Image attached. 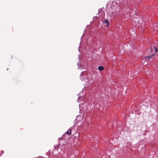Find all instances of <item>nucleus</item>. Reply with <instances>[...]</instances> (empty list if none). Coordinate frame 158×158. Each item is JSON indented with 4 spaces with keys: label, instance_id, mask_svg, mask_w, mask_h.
<instances>
[{
    "label": "nucleus",
    "instance_id": "nucleus-1",
    "mask_svg": "<svg viewBox=\"0 0 158 158\" xmlns=\"http://www.w3.org/2000/svg\"><path fill=\"white\" fill-rule=\"evenodd\" d=\"M72 129L71 128L68 129L67 131L65 133L66 134L68 135H70L71 134Z\"/></svg>",
    "mask_w": 158,
    "mask_h": 158
},
{
    "label": "nucleus",
    "instance_id": "nucleus-4",
    "mask_svg": "<svg viewBox=\"0 0 158 158\" xmlns=\"http://www.w3.org/2000/svg\"><path fill=\"white\" fill-rule=\"evenodd\" d=\"M153 48H154L155 49V53H156L158 51V49H157L156 48H155V47H153Z\"/></svg>",
    "mask_w": 158,
    "mask_h": 158
},
{
    "label": "nucleus",
    "instance_id": "nucleus-3",
    "mask_svg": "<svg viewBox=\"0 0 158 158\" xmlns=\"http://www.w3.org/2000/svg\"><path fill=\"white\" fill-rule=\"evenodd\" d=\"M98 70L100 71H102L104 69V68L102 66H99L98 68Z\"/></svg>",
    "mask_w": 158,
    "mask_h": 158
},
{
    "label": "nucleus",
    "instance_id": "nucleus-7",
    "mask_svg": "<svg viewBox=\"0 0 158 158\" xmlns=\"http://www.w3.org/2000/svg\"><path fill=\"white\" fill-rule=\"evenodd\" d=\"M154 49V48H151V51H152V50H153V49Z\"/></svg>",
    "mask_w": 158,
    "mask_h": 158
},
{
    "label": "nucleus",
    "instance_id": "nucleus-2",
    "mask_svg": "<svg viewBox=\"0 0 158 158\" xmlns=\"http://www.w3.org/2000/svg\"><path fill=\"white\" fill-rule=\"evenodd\" d=\"M154 55V54H152L151 55H150L147 56L146 58L147 60H149L152 58V57Z\"/></svg>",
    "mask_w": 158,
    "mask_h": 158
},
{
    "label": "nucleus",
    "instance_id": "nucleus-6",
    "mask_svg": "<svg viewBox=\"0 0 158 158\" xmlns=\"http://www.w3.org/2000/svg\"><path fill=\"white\" fill-rule=\"evenodd\" d=\"M65 135L64 134V135H63L62 136V138L63 139L64 137H65Z\"/></svg>",
    "mask_w": 158,
    "mask_h": 158
},
{
    "label": "nucleus",
    "instance_id": "nucleus-8",
    "mask_svg": "<svg viewBox=\"0 0 158 158\" xmlns=\"http://www.w3.org/2000/svg\"><path fill=\"white\" fill-rule=\"evenodd\" d=\"M109 26V23H107L106 27H108Z\"/></svg>",
    "mask_w": 158,
    "mask_h": 158
},
{
    "label": "nucleus",
    "instance_id": "nucleus-5",
    "mask_svg": "<svg viewBox=\"0 0 158 158\" xmlns=\"http://www.w3.org/2000/svg\"><path fill=\"white\" fill-rule=\"evenodd\" d=\"M104 23H109L108 21V20L107 19H106L104 21Z\"/></svg>",
    "mask_w": 158,
    "mask_h": 158
}]
</instances>
